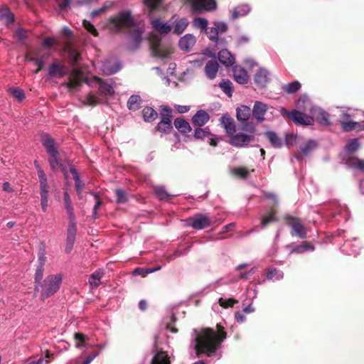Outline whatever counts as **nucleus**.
Segmentation results:
<instances>
[{
	"mask_svg": "<svg viewBox=\"0 0 364 364\" xmlns=\"http://www.w3.org/2000/svg\"><path fill=\"white\" fill-rule=\"evenodd\" d=\"M232 84L230 80H223L219 83V87L228 97H232Z\"/></svg>",
	"mask_w": 364,
	"mask_h": 364,
	"instance_id": "09e8293b",
	"label": "nucleus"
},
{
	"mask_svg": "<svg viewBox=\"0 0 364 364\" xmlns=\"http://www.w3.org/2000/svg\"><path fill=\"white\" fill-rule=\"evenodd\" d=\"M251 110L253 118L255 119L258 123H261L264 120V115L268 110V107L265 103L261 101H256Z\"/></svg>",
	"mask_w": 364,
	"mask_h": 364,
	"instance_id": "f8f14e48",
	"label": "nucleus"
},
{
	"mask_svg": "<svg viewBox=\"0 0 364 364\" xmlns=\"http://www.w3.org/2000/svg\"><path fill=\"white\" fill-rule=\"evenodd\" d=\"M284 277L282 272L277 269L276 268L269 269L267 272V279H272L275 278L277 280H280Z\"/></svg>",
	"mask_w": 364,
	"mask_h": 364,
	"instance_id": "49530a36",
	"label": "nucleus"
},
{
	"mask_svg": "<svg viewBox=\"0 0 364 364\" xmlns=\"http://www.w3.org/2000/svg\"><path fill=\"white\" fill-rule=\"evenodd\" d=\"M105 272L102 269L95 271L89 277V284L92 288H97L100 284V279L104 276Z\"/></svg>",
	"mask_w": 364,
	"mask_h": 364,
	"instance_id": "b1692460",
	"label": "nucleus"
},
{
	"mask_svg": "<svg viewBox=\"0 0 364 364\" xmlns=\"http://www.w3.org/2000/svg\"><path fill=\"white\" fill-rule=\"evenodd\" d=\"M314 116L319 124L323 125H328L330 124L329 114L326 111L318 109L315 111Z\"/></svg>",
	"mask_w": 364,
	"mask_h": 364,
	"instance_id": "2f4dec72",
	"label": "nucleus"
},
{
	"mask_svg": "<svg viewBox=\"0 0 364 364\" xmlns=\"http://www.w3.org/2000/svg\"><path fill=\"white\" fill-rule=\"evenodd\" d=\"M84 28L92 35L97 37L99 36V33L97 30L95 28L93 24H92L90 21L84 20L82 22Z\"/></svg>",
	"mask_w": 364,
	"mask_h": 364,
	"instance_id": "052dcab7",
	"label": "nucleus"
},
{
	"mask_svg": "<svg viewBox=\"0 0 364 364\" xmlns=\"http://www.w3.org/2000/svg\"><path fill=\"white\" fill-rule=\"evenodd\" d=\"M100 103V100L92 93H89L86 97V101L84 105L88 106H96Z\"/></svg>",
	"mask_w": 364,
	"mask_h": 364,
	"instance_id": "6e6d98bb",
	"label": "nucleus"
},
{
	"mask_svg": "<svg viewBox=\"0 0 364 364\" xmlns=\"http://www.w3.org/2000/svg\"><path fill=\"white\" fill-rule=\"evenodd\" d=\"M65 73L64 67L55 63H51L48 68V75L50 76L58 75V77H63Z\"/></svg>",
	"mask_w": 364,
	"mask_h": 364,
	"instance_id": "473e14b6",
	"label": "nucleus"
},
{
	"mask_svg": "<svg viewBox=\"0 0 364 364\" xmlns=\"http://www.w3.org/2000/svg\"><path fill=\"white\" fill-rule=\"evenodd\" d=\"M68 215L69 224L68 228H77L75 222V215L73 211V208H65Z\"/></svg>",
	"mask_w": 364,
	"mask_h": 364,
	"instance_id": "13d9d810",
	"label": "nucleus"
},
{
	"mask_svg": "<svg viewBox=\"0 0 364 364\" xmlns=\"http://www.w3.org/2000/svg\"><path fill=\"white\" fill-rule=\"evenodd\" d=\"M63 281L60 274H50L39 284L34 285V294L40 293V299L42 301L52 296L60 289Z\"/></svg>",
	"mask_w": 364,
	"mask_h": 364,
	"instance_id": "7ed1b4c3",
	"label": "nucleus"
},
{
	"mask_svg": "<svg viewBox=\"0 0 364 364\" xmlns=\"http://www.w3.org/2000/svg\"><path fill=\"white\" fill-rule=\"evenodd\" d=\"M151 364H171V362L166 353L161 350L154 355Z\"/></svg>",
	"mask_w": 364,
	"mask_h": 364,
	"instance_id": "7c9ffc66",
	"label": "nucleus"
},
{
	"mask_svg": "<svg viewBox=\"0 0 364 364\" xmlns=\"http://www.w3.org/2000/svg\"><path fill=\"white\" fill-rule=\"evenodd\" d=\"M208 22L207 19L200 17L195 18L193 21L194 27L200 28L202 31L206 30V28H208Z\"/></svg>",
	"mask_w": 364,
	"mask_h": 364,
	"instance_id": "8fccbe9b",
	"label": "nucleus"
},
{
	"mask_svg": "<svg viewBox=\"0 0 364 364\" xmlns=\"http://www.w3.org/2000/svg\"><path fill=\"white\" fill-rule=\"evenodd\" d=\"M264 136L267 138L271 145L274 148H280L282 146V141L273 131L264 132Z\"/></svg>",
	"mask_w": 364,
	"mask_h": 364,
	"instance_id": "c756f323",
	"label": "nucleus"
},
{
	"mask_svg": "<svg viewBox=\"0 0 364 364\" xmlns=\"http://www.w3.org/2000/svg\"><path fill=\"white\" fill-rule=\"evenodd\" d=\"M360 143L357 139H352L348 141L345 149L349 154L355 153L359 148Z\"/></svg>",
	"mask_w": 364,
	"mask_h": 364,
	"instance_id": "c03bdc74",
	"label": "nucleus"
},
{
	"mask_svg": "<svg viewBox=\"0 0 364 364\" xmlns=\"http://www.w3.org/2000/svg\"><path fill=\"white\" fill-rule=\"evenodd\" d=\"M252 114L251 109L245 105H242L236 109V117L238 121L247 122Z\"/></svg>",
	"mask_w": 364,
	"mask_h": 364,
	"instance_id": "5701e85b",
	"label": "nucleus"
},
{
	"mask_svg": "<svg viewBox=\"0 0 364 364\" xmlns=\"http://www.w3.org/2000/svg\"><path fill=\"white\" fill-rule=\"evenodd\" d=\"M269 78L268 77V71L265 69L260 68L255 75V82L259 87L263 88L266 87Z\"/></svg>",
	"mask_w": 364,
	"mask_h": 364,
	"instance_id": "412c9836",
	"label": "nucleus"
},
{
	"mask_svg": "<svg viewBox=\"0 0 364 364\" xmlns=\"http://www.w3.org/2000/svg\"><path fill=\"white\" fill-rule=\"evenodd\" d=\"M142 116L145 122H151L157 119L159 114L151 107L146 106L142 109Z\"/></svg>",
	"mask_w": 364,
	"mask_h": 364,
	"instance_id": "cd10ccee",
	"label": "nucleus"
},
{
	"mask_svg": "<svg viewBox=\"0 0 364 364\" xmlns=\"http://www.w3.org/2000/svg\"><path fill=\"white\" fill-rule=\"evenodd\" d=\"M276 213L274 210H272L267 215L264 216L261 221V226L262 228L266 227L268 224L270 223L276 222L277 221V218L275 215Z\"/></svg>",
	"mask_w": 364,
	"mask_h": 364,
	"instance_id": "a18cd8bd",
	"label": "nucleus"
},
{
	"mask_svg": "<svg viewBox=\"0 0 364 364\" xmlns=\"http://www.w3.org/2000/svg\"><path fill=\"white\" fill-rule=\"evenodd\" d=\"M287 225L291 227V235H296L301 239L306 237V230L304 225L301 223L299 218L287 215L284 218Z\"/></svg>",
	"mask_w": 364,
	"mask_h": 364,
	"instance_id": "423d86ee",
	"label": "nucleus"
},
{
	"mask_svg": "<svg viewBox=\"0 0 364 364\" xmlns=\"http://www.w3.org/2000/svg\"><path fill=\"white\" fill-rule=\"evenodd\" d=\"M219 68V65L215 60H208L205 65V75L210 80L215 78Z\"/></svg>",
	"mask_w": 364,
	"mask_h": 364,
	"instance_id": "aec40b11",
	"label": "nucleus"
},
{
	"mask_svg": "<svg viewBox=\"0 0 364 364\" xmlns=\"http://www.w3.org/2000/svg\"><path fill=\"white\" fill-rule=\"evenodd\" d=\"M193 136L196 139L205 140L206 138L213 136V134L208 127L202 129L200 127H198L196 129Z\"/></svg>",
	"mask_w": 364,
	"mask_h": 364,
	"instance_id": "4c0bfd02",
	"label": "nucleus"
},
{
	"mask_svg": "<svg viewBox=\"0 0 364 364\" xmlns=\"http://www.w3.org/2000/svg\"><path fill=\"white\" fill-rule=\"evenodd\" d=\"M116 196V203L118 204H124L128 201V198L127 197V194L125 191L122 189H116L114 191Z\"/></svg>",
	"mask_w": 364,
	"mask_h": 364,
	"instance_id": "de8ad7c7",
	"label": "nucleus"
},
{
	"mask_svg": "<svg viewBox=\"0 0 364 364\" xmlns=\"http://www.w3.org/2000/svg\"><path fill=\"white\" fill-rule=\"evenodd\" d=\"M150 49L153 56L166 58L171 54V50L166 48H163L161 46V38L156 36L151 35L150 36Z\"/></svg>",
	"mask_w": 364,
	"mask_h": 364,
	"instance_id": "0eeeda50",
	"label": "nucleus"
},
{
	"mask_svg": "<svg viewBox=\"0 0 364 364\" xmlns=\"http://www.w3.org/2000/svg\"><path fill=\"white\" fill-rule=\"evenodd\" d=\"M314 247L306 241H304L301 245H296L293 248L292 252L297 254L303 253L306 251L314 250Z\"/></svg>",
	"mask_w": 364,
	"mask_h": 364,
	"instance_id": "a19ab883",
	"label": "nucleus"
},
{
	"mask_svg": "<svg viewBox=\"0 0 364 364\" xmlns=\"http://www.w3.org/2000/svg\"><path fill=\"white\" fill-rule=\"evenodd\" d=\"M220 122L229 137L237 131L235 122L228 114H224L220 119Z\"/></svg>",
	"mask_w": 364,
	"mask_h": 364,
	"instance_id": "ddd939ff",
	"label": "nucleus"
},
{
	"mask_svg": "<svg viewBox=\"0 0 364 364\" xmlns=\"http://www.w3.org/2000/svg\"><path fill=\"white\" fill-rule=\"evenodd\" d=\"M216 329L217 331L211 328H203L200 330L196 338L195 346L198 357L202 353L210 357L220 348L227 337V333L220 323L216 325Z\"/></svg>",
	"mask_w": 364,
	"mask_h": 364,
	"instance_id": "f257e3e1",
	"label": "nucleus"
},
{
	"mask_svg": "<svg viewBox=\"0 0 364 364\" xmlns=\"http://www.w3.org/2000/svg\"><path fill=\"white\" fill-rule=\"evenodd\" d=\"M68 215L69 224L68 228H77L75 222V215L73 211V208H65Z\"/></svg>",
	"mask_w": 364,
	"mask_h": 364,
	"instance_id": "bf43d9fd",
	"label": "nucleus"
},
{
	"mask_svg": "<svg viewBox=\"0 0 364 364\" xmlns=\"http://www.w3.org/2000/svg\"><path fill=\"white\" fill-rule=\"evenodd\" d=\"M151 24L154 31L161 35L168 34L171 31V25L167 23H163L159 18L152 20Z\"/></svg>",
	"mask_w": 364,
	"mask_h": 364,
	"instance_id": "f3484780",
	"label": "nucleus"
},
{
	"mask_svg": "<svg viewBox=\"0 0 364 364\" xmlns=\"http://www.w3.org/2000/svg\"><path fill=\"white\" fill-rule=\"evenodd\" d=\"M74 338L77 341V343L75 344V346L77 348H80L82 346H85V343L86 336L84 335L83 333H75L74 334Z\"/></svg>",
	"mask_w": 364,
	"mask_h": 364,
	"instance_id": "680f3d73",
	"label": "nucleus"
},
{
	"mask_svg": "<svg viewBox=\"0 0 364 364\" xmlns=\"http://www.w3.org/2000/svg\"><path fill=\"white\" fill-rule=\"evenodd\" d=\"M218 60L226 66L232 65L235 59L232 54L226 49L221 50L218 53Z\"/></svg>",
	"mask_w": 364,
	"mask_h": 364,
	"instance_id": "a878e982",
	"label": "nucleus"
},
{
	"mask_svg": "<svg viewBox=\"0 0 364 364\" xmlns=\"http://www.w3.org/2000/svg\"><path fill=\"white\" fill-rule=\"evenodd\" d=\"M358 124V123L353 121L341 122V127L344 132H350L353 129H355Z\"/></svg>",
	"mask_w": 364,
	"mask_h": 364,
	"instance_id": "69168bd1",
	"label": "nucleus"
},
{
	"mask_svg": "<svg viewBox=\"0 0 364 364\" xmlns=\"http://www.w3.org/2000/svg\"><path fill=\"white\" fill-rule=\"evenodd\" d=\"M10 91L13 97L17 99L18 101H22L25 98L24 92L21 89L11 88L10 89Z\"/></svg>",
	"mask_w": 364,
	"mask_h": 364,
	"instance_id": "0e129e2a",
	"label": "nucleus"
},
{
	"mask_svg": "<svg viewBox=\"0 0 364 364\" xmlns=\"http://www.w3.org/2000/svg\"><path fill=\"white\" fill-rule=\"evenodd\" d=\"M196 41V37L193 35L186 34L180 39L178 46L181 50L188 52L193 47Z\"/></svg>",
	"mask_w": 364,
	"mask_h": 364,
	"instance_id": "4468645a",
	"label": "nucleus"
},
{
	"mask_svg": "<svg viewBox=\"0 0 364 364\" xmlns=\"http://www.w3.org/2000/svg\"><path fill=\"white\" fill-rule=\"evenodd\" d=\"M155 194L160 200H168L172 195L169 194L164 186H155L154 188Z\"/></svg>",
	"mask_w": 364,
	"mask_h": 364,
	"instance_id": "79ce46f5",
	"label": "nucleus"
},
{
	"mask_svg": "<svg viewBox=\"0 0 364 364\" xmlns=\"http://www.w3.org/2000/svg\"><path fill=\"white\" fill-rule=\"evenodd\" d=\"M233 172L242 178H246L249 175L248 170L244 167L236 168L233 170Z\"/></svg>",
	"mask_w": 364,
	"mask_h": 364,
	"instance_id": "338daca9",
	"label": "nucleus"
},
{
	"mask_svg": "<svg viewBox=\"0 0 364 364\" xmlns=\"http://www.w3.org/2000/svg\"><path fill=\"white\" fill-rule=\"evenodd\" d=\"M173 129L172 123L159 122L156 127V129L160 132L166 133Z\"/></svg>",
	"mask_w": 364,
	"mask_h": 364,
	"instance_id": "603ef678",
	"label": "nucleus"
},
{
	"mask_svg": "<svg viewBox=\"0 0 364 364\" xmlns=\"http://www.w3.org/2000/svg\"><path fill=\"white\" fill-rule=\"evenodd\" d=\"M172 112H173L171 107L166 105L161 106L160 121L163 122L171 123Z\"/></svg>",
	"mask_w": 364,
	"mask_h": 364,
	"instance_id": "c9c22d12",
	"label": "nucleus"
},
{
	"mask_svg": "<svg viewBox=\"0 0 364 364\" xmlns=\"http://www.w3.org/2000/svg\"><path fill=\"white\" fill-rule=\"evenodd\" d=\"M255 140L253 134H247L244 133L233 134L229 138L228 143L232 146L237 148L247 147L250 142Z\"/></svg>",
	"mask_w": 364,
	"mask_h": 364,
	"instance_id": "1a4fd4ad",
	"label": "nucleus"
},
{
	"mask_svg": "<svg viewBox=\"0 0 364 364\" xmlns=\"http://www.w3.org/2000/svg\"><path fill=\"white\" fill-rule=\"evenodd\" d=\"M41 142L48 154L53 153L58 151L57 148L55 147L54 139L49 135H43L41 139Z\"/></svg>",
	"mask_w": 364,
	"mask_h": 364,
	"instance_id": "393cba45",
	"label": "nucleus"
},
{
	"mask_svg": "<svg viewBox=\"0 0 364 364\" xmlns=\"http://www.w3.org/2000/svg\"><path fill=\"white\" fill-rule=\"evenodd\" d=\"M136 26V21L132 12L122 10L110 16L106 23V27L113 33L127 31Z\"/></svg>",
	"mask_w": 364,
	"mask_h": 364,
	"instance_id": "f03ea898",
	"label": "nucleus"
},
{
	"mask_svg": "<svg viewBox=\"0 0 364 364\" xmlns=\"http://www.w3.org/2000/svg\"><path fill=\"white\" fill-rule=\"evenodd\" d=\"M301 88V84L298 81L284 85L282 87V90L287 94H294L299 91Z\"/></svg>",
	"mask_w": 364,
	"mask_h": 364,
	"instance_id": "58836bf2",
	"label": "nucleus"
},
{
	"mask_svg": "<svg viewBox=\"0 0 364 364\" xmlns=\"http://www.w3.org/2000/svg\"><path fill=\"white\" fill-rule=\"evenodd\" d=\"M93 80L99 85V92L104 95H113L114 93L113 87L102 78L95 76Z\"/></svg>",
	"mask_w": 364,
	"mask_h": 364,
	"instance_id": "a211bd4d",
	"label": "nucleus"
},
{
	"mask_svg": "<svg viewBox=\"0 0 364 364\" xmlns=\"http://www.w3.org/2000/svg\"><path fill=\"white\" fill-rule=\"evenodd\" d=\"M66 51L68 53L69 62L72 66H75L81 60V54L77 49L71 48L70 43L68 42L66 45Z\"/></svg>",
	"mask_w": 364,
	"mask_h": 364,
	"instance_id": "4be33fe9",
	"label": "nucleus"
},
{
	"mask_svg": "<svg viewBox=\"0 0 364 364\" xmlns=\"http://www.w3.org/2000/svg\"><path fill=\"white\" fill-rule=\"evenodd\" d=\"M189 22L186 18H181L176 21L173 33L176 35L181 34L188 26Z\"/></svg>",
	"mask_w": 364,
	"mask_h": 364,
	"instance_id": "72a5a7b5",
	"label": "nucleus"
},
{
	"mask_svg": "<svg viewBox=\"0 0 364 364\" xmlns=\"http://www.w3.org/2000/svg\"><path fill=\"white\" fill-rule=\"evenodd\" d=\"M194 12L199 13L203 10L212 11L216 8L215 0H188Z\"/></svg>",
	"mask_w": 364,
	"mask_h": 364,
	"instance_id": "9b49d317",
	"label": "nucleus"
},
{
	"mask_svg": "<svg viewBox=\"0 0 364 364\" xmlns=\"http://www.w3.org/2000/svg\"><path fill=\"white\" fill-rule=\"evenodd\" d=\"M76 233L77 228H68L66 243L65 247V251L67 254L70 253L73 248V245L75 241Z\"/></svg>",
	"mask_w": 364,
	"mask_h": 364,
	"instance_id": "6ab92c4d",
	"label": "nucleus"
},
{
	"mask_svg": "<svg viewBox=\"0 0 364 364\" xmlns=\"http://www.w3.org/2000/svg\"><path fill=\"white\" fill-rule=\"evenodd\" d=\"M205 33L210 41L213 42H217L218 41L219 33H218L215 26L210 28H207L205 30Z\"/></svg>",
	"mask_w": 364,
	"mask_h": 364,
	"instance_id": "864d4df0",
	"label": "nucleus"
},
{
	"mask_svg": "<svg viewBox=\"0 0 364 364\" xmlns=\"http://www.w3.org/2000/svg\"><path fill=\"white\" fill-rule=\"evenodd\" d=\"M43 272H44V267L38 266L36 269L35 277H34L35 285L39 284L41 282H42L43 281Z\"/></svg>",
	"mask_w": 364,
	"mask_h": 364,
	"instance_id": "5fc2aeb1",
	"label": "nucleus"
},
{
	"mask_svg": "<svg viewBox=\"0 0 364 364\" xmlns=\"http://www.w3.org/2000/svg\"><path fill=\"white\" fill-rule=\"evenodd\" d=\"M27 31L21 28H18L14 33V38L20 42H23L26 38Z\"/></svg>",
	"mask_w": 364,
	"mask_h": 364,
	"instance_id": "e2e57ef3",
	"label": "nucleus"
},
{
	"mask_svg": "<svg viewBox=\"0 0 364 364\" xmlns=\"http://www.w3.org/2000/svg\"><path fill=\"white\" fill-rule=\"evenodd\" d=\"M0 18L4 19L6 25H9L13 23L14 21V15L9 11V9H5L1 12Z\"/></svg>",
	"mask_w": 364,
	"mask_h": 364,
	"instance_id": "37998d69",
	"label": "nucleus"
},
{
	"mask_svg": "<svg viewBox=\"0 0 364 364\" xmlns=\"http://www.w3.org/2000/svg\"><path fill=\"white\" fill-rule=\"evenodd\" d=\"M210 119L209 114L204 109H200L192 117V123L195 126L202 127Z\"/></svg>",
	"mask_w": 364,
	"mask_h": 364,
	"instance_id": "2eb2a0df",
	"label": "nucleus"
},
{
	"mask_svg": "<svg viewBox=\"0 0 364 364\" xmlns=\"http://www.w3.org/2000/svg\"><path fill=\"white\" fill-rule=\"evenodd\" d=\"M241 129L250 134H254L256 131L255 124L252 122H246L242 125Z\"/></svg>",
	"mask_w": 364,
	"mask_h": 364,
	"instance_id": "774afa93",
	"label": "nucleus"
},
{
	"mask_svg": "<svg viewBox=\"0 0 364 364\" xmlns=\"http://www.w3.org/2000/svg\"><path fill=\"white\" fill-rule=\"evenodd\" d=\"M279 112L284 117L292 120L296 124L311 125L314 122V119L311 117L307 116L296 109L289 111L284 107H281Z\"/></svg>",
	"mask_w": 364,
	"mask_h": 364,
	"instance_id": "39448f33",
	"label": "nucleus"
},
{
	"mask_svg": "<svg viewBox=\"0 0 364 364\" xmlns=\"http://www.w3.org/2000/svg\"><path fill=\"white\" fill-rule=\"evenodd\" d=\"M346 164L350 168H352L353 169H358L361 171H364V160L360 159L358 157H355V156L348 157L346 161Z\"/></svg>",
	"mask_w": 364,
	"mask_h": 364,
	"instance_id": "bb28decb",
	"label": "nucleus"
},
{
	"mask_svg": "<svg viewBox=\"0 0 364 364\" xmlns=\"http://www.w3.org/2000/svg\"><path fill=\"white\" fill-rule=\"evenodd\" d=\"M174 126L181 133L183 134L188 133L192 130L189 123L182 118H176L174 120Z\"/></svg>",
	"mask_w": 364,
	"mask_h": 364,
	"instance_id": "c85d7f7f",
	"label": "nucleus"
},
{
	"mask_svg": "<svg viewBox=\"0 0 364 364\" xmlns=\"http://www.w3.org/2000/svg\"><path fill=\"white\" fill-rule=\"evenodd\" d=\"M232 73L235 80L239 84H246L248 82L247 71L240 66L235 65L232 68Z\"/></svg>",
	"mask_w": 364,
	"mask_h": 364,
	"instance_id": "dca6fc26",
	"label": "nucleus"
},
{
	"mask_svg": "<svg viewBox=\"0 0 364 364\" xmlns=\"http://www.w3.org/2000/svg\"><path fill=\"white\" fill-rule=\"evenodd\" d=\"M143 2L149 9L150 12H154L161 6L162 0H144Z\"/></svg>",
	"mask_w": 364,
	"mask_h": 364,
	"instance_id": "3c124183",
	"label": "nucleus"
},
{
	"mask_svg": "<svg viewBox=\"0 0 364 364\" xmlns=\"http://www.w3.org/2000/svg\"><path fill=\"white\" fill-rule=\"evenodd\" d=\"M188 224L196 230L204 229L211 225L210 218L207 215L196 214L188 219Z\"/></svg>",
	"mask_w": 364,
	"mask_h": 364,
	"instance_id": "9d476101",
	"label": "nucleus"
},
{
	"mask_svg": "<svg viewBox=\"0 0 364 364\" xmlns=\"http://www.w3.org/2000/svg\"><path fill=\"white\" fill-rule=\"evenodd\" d=\"M90 194L92 195L95 199V204L93 207L92 210V215L95 218H97V209L100 207V205L102 204V201L97 193L94 192H90Z\"/></svg>",
	"mask_w": 364,
	"mask_h": 364,
	"instance_id": "4d7b16f0",
	"label": "nucleus"
},
{
	"mask_svg": "<svg viewBox=\"0 0 364 364\" xmlns=\"http://www.w3.org/2000/svg\"><path fill=\"white\" fill-rule=\"evenodd\" d=\"M141 98L139 95H132L127 101V107L129 110L136 111L141 107Z\"/></svg>",
	"mask_w": 364,
	"mask_h": 364,
	"instance_id": "f704fd0d",
	"label": "nucleus"
},
{
	"mask_svg": "<svg viewBox=\"0 0 364 364\" xmlns=\"http://www.w3.org/2000/svg\"><path fill=\"white\" fill-rule=\"evenodd\" d=\"M316 147V143L312 140H309L305 145L300 147V156H296V158H302L304 156L309 154L314 148Z\"/></svg>",
	"mask_w": 364,
	"mask_h": 364,
	"instance_id": "ea45409f",
	"label": "nucleus"
},
{
	"mask_svg": "<svg viewBox=\"0 0 364 364\" xmlns=\"http://www.w3.org/2000/svg\"><path fill=\"white\" fill-rule=\"evenodd\" d=\"M34 165L37 170L38 177L39 179L41 206L42 210L46 213L48 206V193L50 186L48 183L47 176L37 161H34Z\"/></svg>",
	"mask_w": 364,
	"mask_h": 364,
	"instance_id": "20e7f679",
	"label": "nucleus"
},
{
	"mask_svg": "<svg viewBox=\"0 0 364 364\" xmlns=\"http://www.w3.org/2000/svg\"><path fill=\"white\" fill-rule=\"evenodd\" d=\"M48 155V161L51 169L55 171L58 168L61 166V163L58 159L59 152L57 151L53 153H49Z\"/></svg>",
	"mask_w": 364,
	"mask_h": 364,
	"instance_id": "e433bc0d",
	"label": "nucleus"
},
{
	"mask_svg": "<svg viewBox=\"0 0 364 364\" xmlns=\"http://www.w3.org/2000/svg\"><path fill=\"white\" fill-rule=\"evenodd\" d=\"M83 79V73L81 69L74 68L69 75L68 82L62 83V86L67 87L70 92L81 86Z\"/></svg>",
	"mask_w": 364,
	"mask_h": 364,
	"instance_id": "6e6552de",
	"label": "nucleus"
}]
</instances>
